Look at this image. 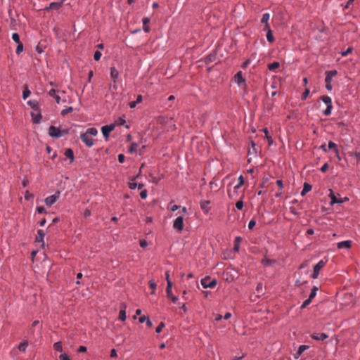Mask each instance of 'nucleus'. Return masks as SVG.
Wrapping results in <instances>:
<instances>
[{
  "instance_id": "obj_46",
  "label": "nucleus",
  "mask_w": 360,
  "mask_h": 360,
  "mask_svg": "<svg viewBox=\"0 0 360 360\" xmlns=\"http://www.w3.org/2000/svg\"><path fill=\"white\" fill-rule=\"evenodd\" d=\"M332 108H333V105H328L326 109L323 111V114L325 115H330Z\"/></svg>"
},
{
  "instance_id": "obj_12",
  "label": "nucleus",
  "mask_w": 360,
  "mask_h": 360,
  "mask_svg": "<svg viewBox=\"0 0 360 360\" xmlns=\"http://www.w3.org/2000/svg\"><path fill=\"white\" fill-rule=\"evenodd\" d=\"M352 242L351 240H345L338 243V248L339 249L346 248L349 249L351 248Z\"/></svg>"
},
{
  "instance_id": "obj_34",
  "label": "nucleus",
  "mask_w": 360,
  "mask_h": 360,
  "mask_svg": "<svg viewBox=\"0 0 360 360\" xmlns=\"http://www.w3.org/2000/svg\"><path fill=\"white\" fill-rule=\"evenodd\" d=\"M269 19V14L265 13L263 15L261 22H262V23H264L265 25H269L268 24Z\"/></svg>"
},
{
  "instance_id": "obj_6",
  "label": "nucleus",
  "mask_w": 360,
  "mask_h": 360,
  "mask_svg": "<svg viewBox=\"0 0 360 360\" xmlns=\"http://www.w3.org/2000/svg\"><path fill=\"white\" fill-rule=\"evenodd\" d=\"M325 262L322 260L318 262L314 267V272L311 276L313 278H316L319 276V271L323 267Z\"/></svg>"
},
{
  "instance_id": "obj_20",
  "label": "nucleus",
  "mask_w": 360,
  "mask_h": 360,
  "mask_svg": "<svg viewBox=\"0 0 360 360\" xmlns=\"http://www.w3.org/2000/svg\"><path fill=\"white\" fill-rule=\"evenodd\" d=\"M311 186L308 183L304 184L303 190L301 192V195L304 196L307 193L309 192L311 190Z\"/></svg>"
},
{
  "instance_id": "obj_7",
  "label": "nucleus",
  "mask_w": 360,
  "mask_h": 360,
  "mask_svg": "<svg viewBox=\"0 0 360 360\" xmlns=\"http://www.w3.org/2000/svg\"><path fill=\"white\" fill-rule=\"evenodd\" d=\"M173 226L178 231H181L184 228V218L183 217H178L174 221Z\"/></svg>"
},
{
  "instance_id": "obj_40",
  "label": "nucleus",
  "mask_w": 360,
  "mask_h": 360,
  "mask_svg": "<svg viewBox=\"0 0 360 360\" xmlns=\"http://www.w3.org/2000/svg\"><path fill=\"white\" fill-rule=\"evenodd\" d=\"M244 184V179L242 175L238 178V184L235 186V189H238Z\"/></svg>"
},
{
  "instance_id": "obj_57",
  "label": "nucleus",
  "mask_w": 360,
  "mask_h": 360,
  "mask_svg": "<svg viewBox=\"0 0 360 360\" xmlns=\"http://www.w3.org/2000/svg\"><path fill=\"white\" fill-rule=\"evenodd\" d=\"M255 224H256V221L255 220H253V219L250 220L249 222V224H248V228L250 229H252L255 226Z\"/></svg>"
},
{
  "instance_id": "obj_28",
  "label": "nucleus",
  "mask_w": 360,
  "mask_h": 360,
  "mask_svg": "<svg viewBox=\"0 0 360 360\" xmlns=\"http://www.w3.org/2000/svg\"><path fill=\"white\" fill-rule=\"evenodd\" d=\"M276 261L274 259H270L267 258H265L262 261V263L264 266H271Z\"/></svg>"
},
{
  "instance_id": "obj_11",
  "label": "nucleus",
  "mask_w": 360,
  "mask_h": 360,
  "mask_svg": "<svg viewBox=\"0 0 360 360\" xmlns=\"http://www.w3.org/2000/svg\"><path fill=\"white\" fill-rule=\"evenodd\" d=\"M337 73L338 72H337L336 70L326 71V79H325L326 83L330 82L331 79H332V77L333 76H335L337 75Z\"/></svg>"
},
{
  "instance_id": "obj_17",
  "label": "nucleus",
  "mask_w": 360,
  "mask_h": 360,
  "mask_svg": "<svg viewBox=\"0 0 360 360\" xmlns=\"http://www.w3.org/2000/svg\"><path fill=\"white\" fill-rule=\"evenodd\" d=\"M65 155L70 159V162L74 161V153L71 148H68L65 152Z\"/></svg>"
},
{
  "instance_id": "obj_22",
  "label": "nucleus",
  "mask_w": 360,
  "mask_h": 360,
  "mask_svg": "<svg viewBox=\"0 0 360 360\" xmlns=\"http://www.w3.org/2000/svg\"><path fill=\"white\" fill-rule=\"evenodd\" d=\"M141 101H142V96H141V95H139V96H137L136 100L135 101H132V102H130V103H129V107H130L131 108H135V107H136V104H138V103H141Z\"/></svg>"
},
{
  "instance_id": "obj_61",
  "label": "nucleus",
  "mask_w": 360,
  "mask_h": 360,
  "mask_svg": "<svg viewBox=\"0 0 360 360\" xmlns=\"http://www.w3.org/2000/svg\"><path fill=\"white\" fill-rule=\"evenodd\" d=\"M328 163H325L321 167V171L322 172H326V170L328 169Z\"/></svg>"
},
{
  "instance_id": "obj_51",
  "label": "nucleus",
  "mask_w": 360,
  "mask_h": 360,
  "mask_svg": "<svg viewBox=\"0 0 360 360\" xmlns=\"http://www.w3.org/2000/svg\"><path fill=\"white\" fill-rule=\"evenodd\" d=\"M328 148H329L330 149H333L335 151L336 150H338V149L337 148V145H336L335 143L332 142V141H329V142H328Z\"/></svg>"
},
{
  "instance_id": "obj_36",
  "label": "nucleus",
  "mask_w": 360,
  "mask_h": 360,
  "mask_svg": "<svg viewBox=\"0 0 360 360\" xmlns=\"http://www.w3.org/2000/svg\"><path fill=\"white\" fill-rule=\"evenodd\" d=\"M53 347L56 351L62 352V343L61 342H57L53 345Z\"/></svg>"
},
{
  "instance_id": "obj_31",
  "label": "nucleus",
  "mask_w": 360,
  "mask_h": 360,
  "mask_svg": "<svg viewBox=\"0 0 360 360\" xmlns=\"http://www.w3.org/2000/svg\"><path fill=\"white\" fill-rule=\"evenodd\" d=\"M321 99L326 104V105H332L331 98L328 96H323L321 97Z\"/></svg>"
},
{
  "instance_id": "obj_32",
  "label": "nucleus",
  "mask_w": 360,
  "mask_h": 360,
  "mask_svg": "<svg viewBox=\"0 0 360 360\" xmlns=\"http://www.w3.org/2000/svg\"><path fill=\"white\" fill-rule=\"evenodd\" d=\"M30 94H31V92L28 89L27 86L25 85L24 86V91L22 92V98H23V99H26L30 95Z\"/></svg>"
},
{
  "instance_id": "obj_64",
  "label": "nucleus",
  "mask_w": 360,
  "mask_h": 360,
  "mask_svg": "<svg viewBox=\"0 0 360 360\" xmlns=\"http://www.w3.org/2000/svg\"><path fill=\"white\" fill-rule=\"evenodd\" d=\"M124 160V155L123 154H120L118 155V161L120 162V163H122Z\"/></svg>"
},
{
  "instance_id": "obj_13",
  "label": "nucleus",
  "mask_w": 360,
  "mask_h": 360,
  "mask_svg": "<svg viewBox=\"0 0 360 360\" xmlns=\"http://www.w3.org/2000/svg\"><path fill=\"white\" fill-rule=\"evenodd\" d=\"M329 191H330L329 196L331 198L330 205H333L335 203L340 204V203L343 202V200H340L339 199H338L336 198V196L335 195V194L333 193V192L331 189H330Z\"/></svg>"
},
{
  "instance_id": "obj_3",
  "label": "nucleus",
  "mask_w": 360,
  "mask_h": 360,
  "mask_svg": "<svg viewBox=\"0 0 360 360\" xmlns=\"http://www.w3.org/2000/svg\"><path fill=\"white\" fill-rule=\"evenodd\" d=\"M32 119L34 123L38 124L41 119V114L39 108L33 110L31 112Z\"/></svg>"
},
{
  "instance_id": "obj_48",
  "label": "nucleus",
  "mask_w": 360,
  "mask_h": 360,
  "mask_svg": "<svg viewBox=\"0 0 360 360\" xmlns=\"http://www.w3.org/2000/svg\"><path fill=\"white\" fill-rule=\"evenodd\" d=\"M73 110V108L72 107H69L66 109H64L61 111L62 115H65L66 114L71 112Z\"/></svg>"
},
{
  "instance_id": "obj_27",
  "label": "nucleus",
  "mask_w": 360,
  "mask_h": 360,
  "mask_svg": "<svg viewBox=\"0 0 360 360\" xmlns=\"http://www.w3.org/2000/svg\"><path fill=\"white\" fill-rule=\"evenodd\" d=\"M27 345H28V341L25 340L24 342H21L18 345V349L21 352H25L26 351V348H27Z\"/></svg>"
},
{
  "instance_id": "obj_29",
  "label": "nucleus",
  "mask_w": 360,
  "mask_h": 360,
  "mask_svg": "<svg viewBox=\"0 0 360 360\" xmlns=\"http://www.w3.org/2000/svg\"><path fill=\"white\" fill-rule=\"evenodd\" d=\"M280 66V63L278 62H274L268 65V68L271 71L275 70L276 68H278Z\"/></svg>"
},
{
  "instance_id": "obj_25",
  "label": "nucleus",
  "mask_w": 360,
  "mask_h": 360,
  "mask_svg": "<svg viewBox=\"0 0 360 360\" xmlns=\"http://www.w3.org/2000/svg\"><path fill=\"white\" fill-rule=\"evenodd\" d=\"M118 75H119V72L115 68H111L110 76L114 79L115 82V79L118 77Z\"/></svg>"
},
{
  "instance_id": "obj_53",
  "label": "nucleus",
  "mask_w": 360,
  "mask_h": 360,
  "mask_svg": "<svg viewBox=\"0 0 360 360\" xmlns=\"http://www.w3.org/2000/svg\"><path fill=\"white\" fill-rule=\"evenodd\" d=\"M236 207L238 210H242L243 207V202L242 200H238L236 203Z\"/></svg>"
},
{
  "instance_id": "obj_41",
  "label": "nucleus",
  "mask_w": 360,
  "mask_h": 360,
  "mask_svg": "<svg viewBox=\"0 0 360 360\" xmlns=\"http://www.w3.org/2000/svg\"><path fill=\"white\" fill-rule=\"evenodd\" d=\"M25 198L27 200H32L34 198V195L32 193H30L29 191H26L25 194Z\"/></svg>"
},
{
  "instance_id": "obj_47",
  "label": "nucleus",
  "mask_w": 360,
  "mask_h": 360,
  "mask_svg": "<svg viewBox=\"0 0 360 360\" xmlns=\"http://www.w3.org/2000/svg\"><path fill=\"white\" fill-rule=\"evenodd\" d=\"M332 108H333V105H328L326 109L323 111V114L325 115H330Z\"/></svg>"
},
{
  "instance_id": "obj_54",
  "label": "nucleus",
  "mask_w": 360,
  "mask_h": 360,
  "mask_svg": "<svg viewBox=\"0 0 360 360\" xmlns=\"http://www.w3.org/2000/svg\"><path fill=\"white\" fill-rule=\"evenodd\" d=\"M59 359H60V360H70V359L69 358V356H68V354H66L65 353L61 354L59 356Z\"/></svg>"
},
{
  "instance_id": "obj_37",
  "label": "nucleus",
  "mask_w": 360,
  "mask_h": 360,
  "mask_svg": "<svg viewBox=\"0 0 360 360\" xmlns=\"http://www.w3.org/2000/svg\"><path fill=\"white\" fill-rule=\"evenodd\" d=\"M137 148H138V143H132L129 149V153H134V152L136 151Z\"/></svg>"
},
{
  "instance_id": "obj_45",
  "label": "nucleus",
  "mask_w": 360,
  "mask_h": 360,
  "mask_svg": "<svg viewBox=\"0 0 360 360\" xmlns=\"http://www.w3.org/2000/svg\"><path fill=\"white\" fill-rule=\"evenodd\" d=\"M309 92H310L309 89H306L302 94V96H301L302 100H305L307 98V96H309Z\"/></svg>"
},
{
  "instance_id": "obj_55",
  "label": "nucleus",
  "mask_w": 360,
  "mask_h": 360,
  "mask_svg": "<svg viewBox=\"0 0 360 360\" xmlns=\"http://www.w3.org/2000/svg\"><path fill=\"white\" fill-rule=\"evenodd\" d=\"M352 51V47H349V48H347V49L345 51L342 52V56H346L349 53H351Z\"/></svg>"
},
{
  "instance_id": "obj_16",
  "label": "nucleus",
  "mask_w": 360,
  "mask_h": 360,
  "mask_svg": "<svg viewBox=\"0 0 360 360\" xmlns=\"http://www.w3.org/2000/svg\"><path fill=\"white\" fill-rule=\"evenodd\" d=\"M139 321L140 323H146V325L148 326V327H151L153 326V323L152 322L150 321V320L149 319V317L147 316H141L139 319Z\"/></svg>"
},
{
  "instance_id": "obj_2",
  "label": "nucleus",
  "mask_w": 360,
  "mask_h": 360,
  "mask_svg": "<svg viewBox=\"0 0 360 360\" xmlns=\"http://www.w3.org/2000/svg\"><path fill=\"white\" fill-rule=\"evenodd\" d=\"M115 127V124H111L109 125H105V126L102 127L101 131H102L103 135L104 136V137L105 138L106 140L108 139L110 133L114 130Z\"/></svg>"
},
{
  "instance_id": "obj_39",
  "label": "nucleus",
  "mask_w": 360,
  "mask_h": 360,
  "mask_svg": "<svg viewBox=\"0 0 360 360\" xmlns=\"http://www.w3.org/2000/svg\"><path fill=\"white\" fill-rule=\"evenodd\" d=\"M12 39L17 44L21 43L20 41V36L18 33H13L12 34Z\"/></svg>"
},
{
  "instance_id": "obj_21",
  "label": "nucleus",
  "mask_w": 360,
  "mask_h": 360,
  "mask_svg": "<svg viewBox=\"0 0 360 360\" xmlns=\"http://www.w3.org/2000/svg\"><path fill=\"white\" fill-rule=\"evenodd\" d=\"M210 203V202L209 200H202L200 202V207L206 213H207L209 211L207 206Z\"/></svg>"
},
{
  "instance_id": "obj_52",
  "label": "nucleus",
  "mask_w": 360,
  "mask_h": 360,
  "mask_svg": "<svg viewBox=\"0 0 360 360\" xmlns=\"http://www.w3.org/2000/svg\"><path fill=\"white\" fill-rule=\"evenodd\" d=\"M311 300L312 299H310V297H309V298L307 300H306L304 303L302 304V305L301 306V309H304L305 308L307 305H309L311 302Z\"/></svg>"
},
{
  "instance_id": "obj_5",
  "label": "nucleus",
  "mask_w": 360,
  "mask_h": 360,
  "mask_svg": "<svg viewBox=\"0 0 360 360\" xmlns=\"http://www.w3.org/2000/svg\"><path fill=\"white\" fill-rule=\"evenodd\" d=\"M82 141L85 143V145L88 147H91L94 145V140L91 138L90 136L87 135V134L84 133L80 136Z\"/></svg>"
},
{
  "instance_id": "obj_23",
  "label": "nucleus",
  "mask_w": 360,
  "mask_h": 360,
  "mask_svg": "<svg viewBox=\"0 0 360 360\" xmlns=\"http://www.w3.org/2000/svg\"><path fill=\"white\" fill-rule=\"evenodd\" d=\"M235 79L236 81V82L238 84H240L242 83H244L245 82V79L243 78L242 77V74H241V72H238L236 75H235Z\"/></svg>"
},
{
  "instance_id": "obj_33",
  "label": "nucleus",
  "mask_w": 360,
  "mask_h": 360,
  "mask_svg": "<svg viewBox=\"0 0 360 360\" xmlns=\"http://www.w3.org/2000/svg\"><path fill=\"white\" fill-rule=\"evenodd\" d=\"M69 133V129H60V134H54L55 135V137L56 138H60L65 134H68Z\"/></svg>"
},
{
  "instance_id": "obj_10",
  "label": "nucleus",
  "mask_w": 360,
  "mask_h": 360,
  "mask_svg": "<svg viewBox=\"0 0 360 360\" xmlns=\"http://www.w3.org/2000/svg\"><path fill=\"white\" fill-rule=\"evenodd\" d=\"M328 337V335L326 333H314L311 335V338L316 340H324Z\"/></svg>"
},
{
  "instance_id": "obj_1",
  "label": "nucleus",
  "mask_w": 360,
  "mask_h": 360,
  "mask_svg": "<svg viewBox=\"0 0 360 360\" xmlns=\"http://www.w3.org/2000/svg\"><path fill=\"white\" fill-rule=\"evenodd\" d=\"M210 278L209 276H207L201 280V284L203 286L204 288H213L217 285V280L212 279V281H210Z\"/></svg>"
},
{
  "instance_id": "obj_38",
  "label": "nucleus",
  "mask_w": 360,
  "mask_h": 360,
  "mask_svg": "<svg viewBox=\"0 0 360 360\" xmlns=\"http://www.w3.org/2000/svg\"><path fill=\"white\" fill-rule=\"evenodd\" d=\"M318 287L316 286H314L311 289V292L309 295V297L310 299H313L314 297H315L316 295V291L318 290Z\"/></svg>"
},
{
  "instance_id": "obj_59",
  "label": "nucleus",
  "mask_w": 360,
  "mask_h": 360,
  "mask_svg": "<svg viewBox=\"0 0 360 360\" xmlns=\"http://www.w3.org/2000/svg\"><path fill=\"white\" fill-rule=\"evenodd\" d=\"M140 196H141V198H143V199L146 198V197H147V191H146V190H143V191H142L141 192V193H140Z\"/></svg>"
},
{
  "instance_id": "obj_19",
  "label": "nucleus",
  "mask_w": 360,
  "mask_h": 360,
  "mask_svg": "<svg viewBox=\"0 0 360 360\" xmlns=\"http://www.w3.org/2000/svg\"><path fill=\"white\" fill-rule=\"evenodd\" d=\"M262 131L265 134V139L268 141L269 145V146L272 145L274 143V141H273L272 137L269 134V131H268L267 128H264L262 129Z\"/></svg>"
},
{
  "instance_id": "obj_60",
  "label": "nucleus",
  "mask_w": 360,
  "mask_h": 360,
  "mask_svg": "<svg viewBox=\"0 0 360 360\" xmlns=\"http://www.w3.org/2000/svg\"><path fill=\"white\" fill-rule=\"evenodd\" d=\"M147 245H148V243L146 242V240H140V246L141 248H144L147 247Z\"/></svg>"
},
{
  "instance_id": "obj_49",
  "label": "nucleus",
  "mask_w": 360,
  "mask_h": 360,
  "mask_svg": "<svg viewBox=\"0 0 360 360\" xmlns=\"http://www.w3.org/2000/svg\"><path fill=\"white\" fill-rule=\"evenodd\" d=\"M101 57V53L98 51H96L94 55V60L98 61L100 60Z\"/></svg>"
},
{
  "instance_id": "obj_62",
  "label": "nucleus",
  "mask_w": 360,
  "mask_h": 360,
  "mask_svg": "<svg viewBox=\"0 0 360 360\" xmlns=\"http://www.w3.org/2000/svg\"><path fill=\"white\" fill-rule=\"evenodd\" d=\"M37 212L39 213V214H44V213H46V210L43 207H38L37 208Z\"/></svg>"
},
{
  "instance_id": "obj_42",
  "label": "nucleus",
  "mask_w": 360,
  "mask_h": 360,
  "mask_svg": "<svg viewBox=\"0 0 360 360\" xmlns=\"http://www.w3.org/2000/svg\"><path fill=\"white\" fill-rule=\"evenodd\" d=\"M158 121L161 124H166L168 123L169 120L167 117H160L158 118Z\"/></svg>"
},
{
  "instance_id": "obj_26",
  "label": "nucleus",
  "mask_w": 360,
  "mask_h": 360,
  "mask_svg": "<svg viewBox=\"0 0 360 360\" xmlns=\"http://www.w3.org/2000/svg\"><path fill=\"white\" fill-rule=\"evenodd\" d=\"M27 104L32 108V110L39 108V103L36 100L29 101H27Z\"/></svg>"
},
{
  "instance_id": "obj_9",
  "label": "nucleus",
  "mask_w": 360,
  "mask_h": 360,
  "mask_svg": "<svg viewBox=\"0 0 360 360\" xmlns=\"http://www.w3.org/2000/svg\"><path fill=\"white\" fill-rule=\"evenodd\" d=\"M63 5V1H60L59 2H53V3H51L49 6V7H46L45 8V10H50V9H53V10H58Z\"/></svg>"
},
{
  "instance_id": "obj_50",
  "label": "nucleus",
  "mask_w": 360,
  "mask_h": 360,
  "mask_svg": "<svg viewBox=\"0 0 360 360\" xmlns=\"http://www.w3.org/2000/svg\"><path fill=\"white\" fill-rule=\"evenodd\" d=\"M164 327H165V323L163 322H161L158 325V326L156 328V330H155L156 333H160Z\"/></svg>"
},
{
  "instance_id": "obj_43",
  "label": "nucleus",
  "mask_w": 360,
  "mask_h": 360,
  "mask_svg": "<svg viewBox=\"0 0 360 360\" xmlns=\"http://www.w3.org/2000/svg\"><path fill=\"white\" fill-rule=\"evenodd\" d=\"M23 51V44L22 43L18 44L17 48H16V53L20 54Z\"/></svg>"
},
{
  "instance_id": "obj_18",
  "label": "nucleus",
  "mask_w": 360,
  "mask_h": 360,
  "mask_svg": "<svg viewBox=\"0 0 360 360\" xmlns=\"http://www.w3.org/2000/svg\"><path fill=\"white\" fill-rule=\"evenodd\" d=\"M308 348H309V346H307V345H301L299 347L298 351L297 352V353L295 354V359L299 358V356L304 352V351H305Z\"/></svg>"
},
{
  "instance_id": "obj_56",
  "label": "nucleus",
  "mask_w": 360,
  "mask_h": 360,
  "mask_svg": "<svg viewBox=\"0 0 360 360\" xmlns=\"http://www.w3.org/2000/svg\"><path fill=\"white\" fill-rule=\"evenodd\" d=\"M148 283H149V286H150V288H152L153 290H155V288H156V283H155L154 281L150 280V281H149Z\"/></svg>"
},
{
  "instance_id": "obj_14",
  "label": "nucleus",
  "mask_w": 360,
  "mask_h": 360,
  "mask_svg": "<svg viewBox=\"0 0 360 360\" xmlns=\"http://www.w3.org/2000/svg\"><path fill=\"white\" fill-rule=\"evenodd\" d=\"M45 236V233L43 230H39L37 231V235L36 236L35 241L36 242H42L44 243V237ZM42 245H44V243H42Z\"/></svg>"
},
{
  "instance_id": "obj_24",
  "label": "nucleus",
  "mask_w": 360,
  "mask_h": 360,
  "mask_svg": "<svg viewBox=\"0 0 360 360\" xmlns=\"http://www.w3.org/2000/svg\"><path fill=\"white\" fill-rule=\"evenodd\" d=\"M241 240H242V238L239 236H238L235 238V241H234L235 244H234V247H233L234 251H236V252L239 251V248H240L239 244H240Z\"/></svg>"
},
{
  "instance_id": "obj_58",
  "label": "nucleus",
  "mask_w": 360,
  "mask_h": 360,
  "mask_svg": "<svg viewBox=\"0 0 360 360\" xmlns=\"http://www.w3.org/2000/svg\"><path fill=\"white\" fill-rule=\"evenodd\" d=\"M214 58V56L209 55L208 56L206 57L205 62L207 63H210V62H212Z\"/></svg>"
},
{
  "instance_id": "obj_8",
  "label": "nucleus",
  "mask_w": 360,
  "mask_h": 360,
  "mask_svg": "<svg viewBox=\"0 0 360 360\" xmlns=\"http://www.w3.org/2000/svg\"><path fill=\"white\" fill-rule=\"evenodd\" d=\"M264 30L267 31V32H266V39H267L268 41L270 42V43L274 42V37L273 36L272 31L271 30L269 25H265Z\"/></svg>"
},
{
  "instance_id": "obj_35",
  "label": "nucleus",
  "mask_w": 360,
  "mask_h": 360,
  "mask_svg": "<svg viewBox=\"0 0 360 360\" xmlns=\"http://www.w3.org/2000/svg\"><path fill=\"white\" fill-rule=\"evenodd\" d=\"M127 319L126 311L124 310H120L119 314V319L124 321Z\"/></svg>"
},
{
  "instance_id": "obj_44",
  "label": "nucleus",
  "mask_w": 360,
  "mask_h": 360,
  "mask_svg": "<svg viewBox=\"0 0 360 360\" xmlns=\"http://www.w3.org/2000/svg\"><path fill=\"white\" fill-rule=\"evenodd\" d=\"M43 44L41 42H39L36 47V51L39 53H41L43 52Z\"/></svg>"
},
{
  "instance_id": "obj_63",
  "label": "nucleus",
  "mask_w": 360,
  "mask_h": 360,
  "mask_svg": "<svg viewBox=\"0 0 360 360\" xmlns=\"http://www.w3.org/2000/svg\"><path fill=\"white\" fill-rule=\"evenodd\" d=\"M257 291L259 292V293H262V284L261 283H258L257 284Z\"/></svg>"
},
{
  "instance_id": "obj_4",
  "label": "nucleus",
  "mask_w": 360,
  "mask_h": 360,
  "mask_svg": "<svg viewBox=\"0 0 360 360\" xmlns=\"http://www.w3.org/2000/svg\"><path fill=\"white\" fill-rule=\"evenodd\" d=\"M60 196V192L58 191L55 194L47 197L45 199V203L47 206H51L53 204L56 202V201L58 199Z\"/></svg>"
},
{
  "instance_id": "obj_30",
  "label": "nucleus",
  "mask_w": 360,
  "mask_h": 360,
  "mask_svg": "<svg viewBox=\"0 0 360 360\" xmlns=\"http://www.w3.org/2000/svg\"><path fill=\"white\" fill-rule=\"evenodd\" d=\"M89 136H96L98 134V131L96 128H89L85 132Z\"/></svg>"
},
{
  "instance_id": "obj_15",
  "label": "nucleus",
  "mask_w": 360,
  "mask_h": 360,
  "mask_svg": "<svg viewBox=\"0 0 360 360\" xmlns=\"http://www.w3.org/2000/svg\"><path fill=\"white\" fill-rule=\"evenodd\" d=\"M60 129L54 126H51L49 128V134L52 137H55V135H53V134L56 135V134H60Z\"/></svg>"
}]
</instances>
